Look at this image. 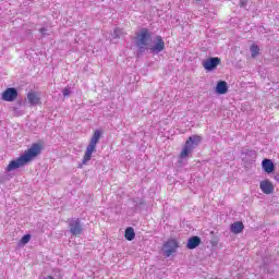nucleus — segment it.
Wrapping results in <instances>:
<instances>
[{"mask_svg": "<svg viewBox=\"0 0 279 279\" xmlns=\"http://www.w3.org/2000/svg\"><path fill=\"white\" fill-rule=\"evenodd\" d=\"M245 226L241 221L233 222L230 228L232 234H241V232H243Z\"/></svg>", "mask_w": 279, "mask_h": 279, "instance_id": "obj_15", "label": "nucleus"}, {"mask_svg": "<svg viewBox=\"0 0 279 279\" xmlns=\"http://www.w3.org/2000/svg\"><path fill=\"white\" fill-rule=\"evenodd\" d=\"M275 180H276L277 182H279V174H276V175H275Z\"/></svg>", "mask_w": 279, "mask_h": 279, "instance_id": "obj_25", "label": "nucleus"}, {"mask_svg": "<svg viewBox=\"0 0 279 279\" xmlns=\"http://www.w3.org/2000/svg\"><path fill=\"white\" fill-rule=\"evenodd\" d=\"M43 151V145L38 143H34L23 155H21L17 159L10 161L7 167V171H14L15 169H21V167H25L28 162H32L36 156H40Z\"/></svg>", "mask_w": 279, "mask_h": 279, "instance_id": "obj_1", "label": "nucleus"}, {"mask_svg": "<svg viewBox=\"0 0 279 279\" xmlns=\"http://www.w3.org/2000/svg\"><path fill=\"white\" fill-rule=\"evenodd\" d=\"M99 138H101V131L96 130L89 141V144L86 147L82 165H88V162H90V158H93V153L97 151V143H99Z\"/></svg>", "mask_w": 279, "mask_h": 279, "instance_id": "obj_3", "label": "nucleus"}, {"mask_svg": "<svg viewBox=\"0 0 279 279\" xmlns=\"http://www.w3.org/2000/svg\"><path fill=\"white\" fill-rule=\"evenodd\" d=\"M17 104H19V106H23V101H21V100Z\"/></svg>", "mask_w": 279, "mask_h": 279, "instance_id": "obj_26", "label": "nucleus"}, {"mask_svg": "<svg viewBox=\"0 0 279 279\" xmlns=\"http://www.w3.org/2000/svg\"><path fill=\"white\" fill-rule=\"evenodd\" d=\"M262 168L264 169L265 173H274L276 171V165L271 159H264L262 161Z\"/></svg>", "mask_w": 279, "mask_h": 279, "instance_id": "obj_12", "label": "nucleus"}, {"mask_svg": "<svg viewBox=\"0 0 279 279\" xmlns=\"http://www.w3.org/2000/svg\"><path fill=\"white\" fill-rule=\"evenodd\" d=\"M250 51H251V58H257L260 54V48L258 47V45H252L250 47Z\"/></svg>", "mask_w": 279, "mask_h": 279, "instance_id": "obj_17", "label": "nucleus"}, {"mask_svg": "<svg viewBox=\"0 0 279 279\" xmlns=\"http://www.w3.org/2000/svg\"><path fill=\"white\" fill-rule=\"evenodd\" d=\"M202 244V238L194 235L187 240L186 247L187 250H195L196 247H199Z\"/></svg>", "mask_w": 279, "mask_h": 279, "instance_id": "obj_11", "label": "nucleus"}, {"mask_svg": "<svg viewBox=\"0 0 279 279\" xmlns=\"http://www.w3.org/2000/svg\"><path fill=\"white\" fill-rule=\"evenodd\" d=\"M148 50H150V53L154 56H158V53H162L165 50V39H162V36L157 35L154 38V45L150 44L148 47Z\"/></svg>", "mask_w": 279, "mask_h": 279, "instance_id": "obj_5", "label": "nucleus"}, {"mask_svg": "<svg viewBox=\"0 0 279 279\" xmlns=\"http://www.w3.org/2000/svg\"><path fill=\"white\" fill-rule=\"evenodd\" d=\"M72 236H80L84 232L80 218H72L68 221Z\"/></svg>", "mask_w": 279, "mask_h": 279, "instance_id": "obj_6", "label": "nucleus"}, {"mask_svg": "<svg viewBox=\"0 0 279 279\" xmlns=\"http://www.w3.org/2000/svg\"><path fill=\"white\" fill-rule=\"evenodd\" d=\"M246 154H248V156H254V154H256V151H254V150H246Z\"/></svg>", "mask_w": 279, "mask_h": 279, "instance_id": "obj_24", "label": "nucleus"}, {"mask_svg": "<svg viewBox=\"0 0 279 279\" xmlns=\"http://www.w3.org/2000/svg\"><path fill=\"white\" fill-rule=\"evenodd\" d=\"M19 97V89L9 87L2 93L3 101H14Z\"/></svg>", "mask_w": 279, "mask_h": 279, "instance_id": "obj_9", "label": "nucleus"}, {"mask_svg": "<svg viewBox=\"0 0 279 279\" xmlns=\"http://www.w3.org/2000/svg\"><path fill=\"white\" fill-rule=\"evenodd\" d=\"M41 36L45 38V36H49V34H47V28L43 27L39 29Z\"/></svg>", "mask_w": 279, "mask_h": 279, "instance_id": "obj_23", "label": "nucleus"}, {"mask_svg": "<svg viewBox=\"0 0 279 279\" xmlns=\"http://www.w3.org/2000/svg\"><path fill=\"white\" fill-rule=\"evenodd\" d=\"M124 238L126 239V241H134V239H136V232H134V228H126L124 232Z\"/></svg>", "mask_w": 279, "mask_h": 279, "instance_id": "obj_16", "label": "nucleus"}, {"mask_svg": "<svg viewBox=\"0 0 279 279\" xmlns=\"http://www.w3.org/2000/svg\"><path fill=\"white\" fill-rule=\"evenodd\" d=\"M27 99H28V104H31V106H40V96H38V94H36V92H29L27 94Z\"/></svg>", "mask_w": 279, "mask_h": 279, "instance_id": "obj_13", "label": "nucleus"}, {"mask_svg": "<svg viewBox=\"0 0 279 279\" xmlns=\"http://www.w3.org/2000/svg\"><path fill=\"white\" fill-rule=\"evenodd\" d=\"M199 1H202V0H196L197 3H199Z\"/></svg>", "mask_w": 279, "mask_h": 279, "instance_id": "obj_28", "label": "nucleus"}, {"mask_svg": "<svg viewBox=\"0 0 279 279\" xmlns=\"http://www.w3.org/2000/svg\"><path fill=\"white\" fill-rule=\"evenodd\" d=\"M217 95H226L228 93V83L226 81H219L216 85Z\"/></svg>", "mask_w": 279, "mask_h": 279, "instance_id": "obj_14", "label": "nucleus"}, {"mask_svg": "<svg viewBox=\"0 0 279 279\" xmlns=\"http://www.w3.org/2000/svg\"><path fill=\"white\" fill-rule=\"evenodd\" d=\"M259 189L265 193V195H271V193H274V183L269 180H264L259 183Z\"/></svg>", "mask_w": 279, "mask_h": 279, "instance_id": "obj_10", "label": "nucleus"}, {"mask_svg": "<svg viewBox=\"0 0 279 279\" xmlns=\"http://www.w3.org/2000/svg\"><path fill=\"white\" fill-rule=\"evenodd\" d=\"M153 34L148 28H141L138 33L135 34V45L137 47V57L145 56L149 51V47L154 40Z\"/></svg>", "mask_w": 279, "mask_h": 279, "instance_id": "obj_2", "label": "nucleus"}, {"mask_svg": "<svg viewBox=\"0 0 279 279\" xmlns=\"http://www.w3.org/2000/svg\"><path fill=\"white\" fill-rule=\"evenodd\" d=\"M218 64H221V59L219 57H210L203 62L205 71H215Z\"/></svg>", "mask_w": 279, "mask_h": 279, "instance_id": "obj_8", "label": "nucleus"}, {"mask_svg": "<svg viewBox=\"0 0 279 279\" xmlns=\"http://www.w3.org/2000/svg\"><path fill=\"white\" fill-rule=\"evenodd\" d=\"M12 110H13L15 117H22L23 110L19 109V107H12Z\"/></svg>", "mask_w": 279, "mask_h": 279, "instance_id": "obj_20", "label": "nucleus"}, {"mask_svg": "<svg viewBox=\"0 0 279 279\" xmlns=\"http://www.w3.org/2000/svg\"><path fill=\"white\" fill-rule=\"evenodd\" d=\"M46 279H54L53 277H51V276H48Z\"/></svg>", "mask_w": 279, "mask_h": 279, "instance_id": "obj_27", "label": "nucleus"}, {"mask_svg": "<svg viewBox=\"0 0 279 279\" xmlns=\"http://www.w3.org/2000/svg\"><path fill=\"white\" fill-rule=\"evenodd\" d=\"M63 97H69V95H71V88L66 87L63 89Z\"/></svg>", "mask_w": 279, "mask_h": 279, "instance_id": "obj_22", "label": "nucleus"}, {"mask_svg": "<svg viewBox=\"0 0 279 279\" xmlns=\"http://www.w3.org/2000/svg\"><path fill=\"white\" fill-rule=\"evenodd\" d=\"M32 241V235L31 234H25L22 236V239L17 242L19 247L23 245H27Z\"/></svg>", "mask_w": 279, "mask_h": 279, "instance_id": "obj_18", "label": "nucleus"}, {"mask_svg": "<svg viewBox=\"0 0 279 279\" xmlns=\"http://www.w3.org/2000/svg\"><path fill=\"white\" fill-rule=\"evenodd\" d=\"M199 143H202V137L199 135H192L187 138V141L185 142V145L180 154V158L184 159V158H189V156H191V153L193 151V149H195V147H197V145H199Z\"/></svg>", "mask_w": 279, "mask_h": 279, "instance_id": "obj_4", "label": "nucleus"}, {"mask_svg": "<svg viewBox=\"0 0 279 279\" xmlns=\"http://www.w3.org/2000/svg\"><path fill=\"white\" fill-rule=\"evenodd\" d=\"M240 8H244V10L247 9V0H240Z\"/></svg>", "mask_w": 279, "mask_h": 279, "instance_id": "obj_21", "label": "nucleus"}, {"mask_svg": "<svg viewBox=\"0 0 279 279\" xmlns=\"http://www.w3.org/2000/svg\"><path fill=\"white\" fill-rule=\"evenodd\" d=\"M180 247V244L178 243V240L175 239H169L165 244H163V254L167 258L174 254L177 250Z\"/></svg>", "mask_w": 279, "mask_h": 279, "instance_id": "obj_7", "label": "nucleus"}, {"mask_svg": "<svg viewBox=\"0 0 279 279\" xmlns=\"http://www.w3.org/2000/svg\"><path fill=\"white\" fill-rule=\"evenodd\" d=\"M121 36H123V29H121V28H116L114 32H113L112 37H113V38H121Z\"/></svg>", "mask_w": 279, "mask_h": 279, "instance_id": "obj_19", "label": "nucleus"}]
</instances>
